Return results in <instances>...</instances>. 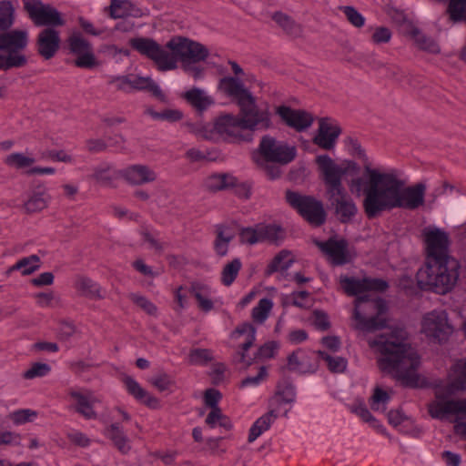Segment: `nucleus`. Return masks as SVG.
Masks as SVG:
<instances>
[{"mask_svg":"<svg viewBox=\"0 0 466 466\" xmlns=\"http://www.w3.org/2000/svg\"><path fill=\"white\" fill-rule=\"evenodd\" d=\"M364 175L368 177L366 181L358 177L351 179L349 187L357 195L363 192L362 207L369 219L394 208L415 210L425 202L427 187L422 182L404 187V182L395 174L381 173L370 164L365 165Z\"/></svg>","mask_w":466,"mask_h":466,"instance_id":"f257e3e1","label":"nucleus"},{"mask_svg":"<svg viewBox=\"0 0 466 466\" xmlns=\"http://www.w3.org/2000/svg\"><path fill=\"white\" fill-rule=\"evenodd\" d=\"M129 46L151 60L161 72L176 69L180 61L182 69L194 79L201 78L204 72V68L196 64L205 61L209 55L204 45L184 36L172 37L165 46L150 37H134L129 40Z\"/></svg>","mask_w":466,"mask_h":466,"instance_id":"f03ea898","label":"nucleus"},{"mask_svg":"<svg viewBox=\"0 0 466 466\" xmlns=\"http://www.w3.org/2000/svg\"><path fill=\"white\" fill-rule=\"evenodd\" d=\"M402 332L400 329L387 336L380 335L370 340L369 345L379 353L377 364L382 372L392 377L403 387L416 389L420 381L418 369L420 357L405 341Z\"/></svg>","mask_w":466,"mask_h":466,"instance_id":"7ed1b4c3","label":"nucleus"},{"mask_svg":"<svg viewBox=\"0 0 466 466\" xmlns=\"http://www.w3.org/2000/svg\"><path fill=\"white\" fill-rule=\"evenodd\" d=\"M250 114L240 110L239 116L226 114L218 116L214 123V129L219 135L226 136L233 142H250L253 132L272 128L271 113L268 108H250Z\"/></svg>","mask_w":466,"mask_h":466,"instance_id":"20e7f679","label":"nucleus"},{"mask_svg":"<svg viewBox=\"0 0 466 466\" xmlns=\"http://www.w3.org/2000/svg\"><path fill=\"white\" fill-rule=\"evenodd\" d=\"M459 268L460 263L455 258L426 262L425 268L416 274L418 286L421 289L446 294L456 285Z\"/></svg>","mask_w":466,"mask_h":466,"instance_id":"39448f33","label":"nucleus"},{"mask_svg":"<svg viewBox=\"0 0 466 466\" xmlns=\"http://www.w3.org/2000/svg\"><path fill=\"white\" fill-rule=\"evenodd\" d=\"M354 305L353 315L359 329L373 332L387 327V319L384 315L388 306L385 299L363 295L356 298Z\"/></svg>","mask_w":466,"mask_h":466,"instance_id":"423d86ee","label":"nucleus"},{"mask_svg":"<svg viewBox=\"0 0 466 466\" xmlns=\"http://www.w3.org/2000/svg\"><path fill=\"white\" fill-rule=\"evenodd\" d=\"M256 334L257 329L255 326L249 322H243L231 333L232 339H238L242 335H247L245 342L238 346V350L233 357L234 361L236 363L244 364L245 369L258 361L273 359L279 348L277 341L269 340L261 345L253 357H248V350L256 341Z\"/></svg>","mask_w":466,"mask_h":466,"instance_id":"0eeeda50","label":"nucleus"},{"mask_svg":"<svg viewBox=\"0 0 466 466\" xmlns=\"http://www.w3.org/2000/svg\"><path fill=\"white\" fill-rule=\"evenodd\" d=\"M28 45L25 30L7 29L0 32V70L8 71L27 65L28 59L22 52Z\"/></svg>","mask_w":466,"mask_h":466,"instance_id":"6e6552de","label":"nucleus"},{"mask_svg":"<svg viewBox=\"0 0 466 466\" xmlns=\"http://www.w3.org/2000/svg\"><path fill=\"white\" fill-rule=\"evenodd\" d=\"M285 201L310 226L319 228L325 224L327 212L323 203L315 197L287 189Z\"/></svg>","mask_w":466,"mask_h":466,"instance_id":"1a4fd4ad","label":"nucleus"},{"mask_svg":"<svg viewBox=\"0 0 466 466\" xmlns=\"http://www.w3.org/2000/svg\"><path fill=\"white\" fill-rule=\"evenodd\" d=\"M316 163L323 176L324 185L329 186L330 192H345L342 177L344 175L357 176L360 172V167L355 161L348 160L339 166L328 155L318 156Z\"/></svg>","mask_w":466,"mask_h":466,"instance_id":"9d476101","label":"nucleus"},{"mask_svg":"<svg viewBox=\"0 0 466 466\" xmlns=\"http://www.w3.org/2000/svg\"><path fill=\"white\" fill-rule=\"evenodd\" d=\"M297 157V149L286 141L278 140L270 135L261 137L253 159L273 161L279 165H288Z\"/></svg>","mask_w":466,"mask_h":466,"instance_id":"9b49d317","label":"nucleus"},{"mask_svg":"<svg viewBox=\"0 0 466 466\" xmlns=\"http://www.w3.org/2000/svg\"><path fill=\"white\" fill-rule=\"evenodd\" d=\"M22 2L25 11L35 26L55 28L66 25L62 14L50 5H45L41 0H22Z\"/></svg>","mask_w":466,"mask_h":466,"instance_id":"f8f14e48","label":"nucleus"},{"mask_svg":"<svg viewBox=\"0 0 466 466\" xmlns=\"http://www.w3.org/2000/svg\"><path fill=\"white\" fill-rule=\"evenodd\" d=\"M218 89L227 96L237 101L241 111L250 114V108H258L256 99L251 92L247 89L242 81L234 76H224L218 84Z\"/></svg>","mask_w":466,"mask_h":466,"instance_id":"ddd939ff","label":"nucleus"},{"mask_svg":"<svg viewBox=\"0 0 466 466\" xmlns=\"http://www.w3.org/2000/svg\"><path fill=\"white\" fill-rule=\"evenodd\" d=\"M422 235L426 244L427 262L453 258L449 254V234L438 228H426Z\"/></svg>","mask_w":466,"mask_h":466,"instance_id":"4468645a","label":"nucleus"},{"mask_svg":"<svg viewBox=\"0 0 466 466\" xmlns=\"http://www.w3.org/2000/svg\"><path fill=\"white\" fill-rule=\"evenodd\" d=\"M421 331L426 337L439 343H442L446 341L452 333V327L448 323L445 311L433 310L423 317Z\"/></svg>","mask_w":466,"mask_h":466,"instance_id":"2eb2a0df","label":"nucleus"},{"mask_svg":"<svg viewBox=\"0 0 466 466\" xmlns=\"http://www.w3.org/2000/svg\"><path fill=\"white\" fill-rule=\"evenodd\" d=\"M445 392V387L442 391L435 393L436 400L428 404V413L432 419L444 420L448 415L466 414V399L450 400Z\"/></svg>","mask_w":466,"mask_h":466,"instance_id":"dca6fc26","label":"nucleus"},{"mask_svg":"<svg viewBox=\"0 0 466 466\" xmlns=\"http://www.w3.org/2000/svg\"><path fill=\"white\" fill-rule=\"evenodd\" d=\"M66 43L69 52L76 56L74 61L76 67L91 69L98 65L92 45L80 33H73Z\"/></svg>","mask_w":466,"mask_h":466,"instance_id":"f3484780","label":"nucleus"},{"mask_svg":"<svg viewBox=\"0 0 466 466\" xmlns=\"http://www.w3.org/2000/svg\"><path fill=\"white\" fill-rule=\"evenodd\" d=\"M326 197L329 202L330 208L334 210L335 216L340 223H350L358 213V207L350 198H346L345 192L331 191L329 186H325Z\"/></svg>","mask_w":466,"mask_h":466,"instance_id":"a211bd4d","label":"nucleus"},{"mask_svg":"<svg viewBox=\"0 0 466 466\" xmlns=\"http://www.w3.org/2000/svg\"><path fill=\"white\" fill-rule=\"evenodd\" d=\"M276 114L279 116L286 126L297 132L307 130L314 122L313 116L303 109H294L282 105L276 108Z\"/></svg>","mask_w":466,"mask_h":466,"instance_id":"6ab92c4d","label":"nucleus"},{"mask_svg":"<svg viewBox=\"0 0 466 466\" xmlns=\"http://www.w3.org/2000/svg\"><path fill=\"white\" fill-rule=\"evenodd\" d=\"M340 134L341 128L339 125L334 124L329 117H322L319 121L318 133L312 141L320 148L330 150L334 148Z\"/></svg>","mask_w":466,"mask_h":466,"instance_id":"aec40b11","label":"nucleus"},{"mask_svg":"<svg viewBox=\"0 0 466 466\" xmlns=\"http://www.w3.org/2000/svg\"><path fill=\"white\" fill-rule=\"evenodd\" d=\"M60 34L56 28L46 27L36 38L37 53L46 60L53 58L60 48Z\"/></svg>","mask_w":466,"mask_h":466,"instance_id":"412c9836","label":"nucleus"},{"mask_svg":"<svg viewBox=\"0 0 466 466\" xmlns=\"http://www.w3.org/2000/svg\"><path fill=\"white\" fill-rule=\"evenodd\" d=\"M318 246L329 257L332 265L341 266L350 262L347 240L329 238L326 241L318 242Z\"/></svg>","mask_w":466,"mask_h":466,"instance_id":"4be33fe9","label":"nucleus"},{"mask_svg":"<svg viewBox=\"0 0 466 466\" xmlns=\"http://www.w3.org/2000/svg\"><path fill=\"white\" fill-rule=\"evenodd\" d=\"M319 368L318 360L302 350H297L288 356L287 369L300 374L314 373Z\"/></svg>","mask_w":466,"mask_h":466,"instance_id":"5701e85b","label":"nucleus"},{"mask_svg":"<svg viewBox=\"0 0 466 466\" xmlns=\"http://www.w3.org/2000/svg\"><path fill=\"white\" fill-rule=\"evenodd\" d=\"M119 176L128 184L139 186L146 183L154 182L157 179V174L154 170L145 165H131L119 171Z\"/></svg>","mask_w":466,"mask_h":466,"instance_id":"b1692460","label":"nucleus"},{"mask_svg":"<svg viewBox=\"0 0 466 466\" xmlns=\"http://www.w3.org/2000/svg\"><path fill=\"white\" fill-rule=\"evenodd\" d=\"M123 383L128 394L134 397L137 401L150 409L159 408V400L144 390L135 379L130 376H126L123 379Z\"/></svg>","mask_w":466,"mask_h":466,"instance_id":"393cba45","label":"nucleus"},{"mask_svg":"<svg viewBox=\"0 0 466 466\" xmlns=\"http://www.w3.org/2000/svg\"><path fill=\"white\" fill-rule=\"evenodd\" d=\"M109 8L110 16L114 19L127 16L139 18L146 15L142 8L130 0H111Z\"/></svg>","mask_w":466,"mask_h":466,"instance_id":"a878e982","label":"nucleus"},{"mask_svg":"<svg viewBox=\"0 0 466 466\" xmlns=\"http://www.w3.org/2000/svg\"><path fill=\"white\" fill-rule=\"evenodd\" d=\"M181 97L198 112H203L214 104L211 96L206 95L204 90L196 86L184 92Z\"/></svg>","mask_w":466,"mask_h":466,"instance_id":"bb28decb","label":"nucleus"},{"mask_svg":"<svg viewBox=\"0 0 466 466\" xmlns=\"http://www.w3.org/2000/svg\"><path fill=\"white\" fill-rule=\"evenodd\" d=\"M130 76V91H148L160 101H165L166 96L158 85L150 76H140L133 74Z\"/></svg>","mask_w":466,"mask_h":466,"instance_id":"cd10ccee","label":"nucleus"},{"mask_svg":"<svg viewBox=\"0 0 466 466\" xmlns=\"http://www.w3.org/2000/svg\"><path fill=\"white\" fill-rule=\"evenodd\" d=\"M235 238V235L228 230L225 225L216 226V238L213 243V249L219 258L226 257L228 253L229 244Z\"/></svg>","mask_w":466,"mask_h":466,"instance_id":"c85d7f7f","label":"nucleus"},{"mask_svg":"<svg viewBox=\"0 0 466 466\" xmlns=\"http://www.w3.org/2000/svg\"><path fill=\"white\" fill-rule=\"evenodd\" d=\"M189 292L198 301V308L204 312H209L214 309L213 301L208 299L211 294V288L199 281L190 284Z\"/></svg>","mask_w":466,"mask_h":466,"instance_id":"c756f323","label":"nucleus"},{"mask_svg":"<svg viewBox=\"0 0 466 466\" xmlns=\"http://www.w3.org/2000/svg\"><path fill=\"white\" fill-rule=\"evenodd\" d=\"M36 188L37 190L34 191L24 203V209L27 214L40 212L48 206L50 197L46 192L45 187L37 186Z\"/></svg>","mask_w":466,"mask_h":466,"instance_id":"7c9ffc66","label":"nucleus"},{"mask_svg":"<svg viewBox=\"0 0 466 466\" xmlns=\"http://www.w3.org/2000/svg\"><path fill=\"white\" fill-rule=\"evenodd\" d=\"M259 241L279 245L285 238V229L276 224H258Z\"/></svg>","mask_w":466,"mask_h":466,"instance_id":"2f4dec72","label":"nucleus"},{"mask_svg":"<svg viewBox=\"0 0 466 466\" xmlns=\"http://www.w3.org/2000/svg\"><path fill=\"white\" fill-rule=\"evenodd\" d=\"M236 177L228 174H212L208 176L205 180V187L209 192H218L222 190H228L230 187L234 186Z\"/></svg>","mask_w":466,"mask_h":466,"instance_id":"473e14b6","label":"nucleus"},{"mask_svg":"<svg viewBox=\"0 0 466 466\" xmlns=\"http://www.w3.org/2000/svg\"><path fill=\"white\" fill-rule=\"evenodd\" d=\"M105 435L110 439L115 447L123 454L128 453L131 449L128 438L118 423H112L106 429Z\"/></svg>","mask_w":466,"mask_h":466,"instance_id":"72a5a7b5","label":"nucleus"},{"mask_svg":"<svg viewBox=\"0 0 466 466\" xmlns=\"http://www.w3.org/2000/svg\"><path fill=\"white\" fill-rule=\"evenodd\" d=\"M68 395L76 400L75 410L87 420L96 419L97 414L87 396L70 390Z\"/></svg>","mask_w":466,"mask_h":466,"instance_id":"f704fd0d","label":"nucleus"},{"mask_svg":"<svg viewBox=\"0 0 466 466\" xmlns=\"http://www.w3.org/2000/svg\"><path fill=\"white\" fill-rule=\"evenodd\" d=\"M277 418L278 413L274 410H271L259 417L249 429L248 441L249 443L253 442L258 436L269 429L271 423Z\"/></svg>","mask_w":466,"mask_h":466,"instance_id":"c9c22d12","label":"nucleus"},{"mask_svg":"<svg viewBox=\"0 0 466 466\" xmlns=\"http://www.w3.org/2000/svg\"><path fill=\"white\" fill-rule=\"evenodd\" d=\"M75 287L76 290L84 297L91 299H102L100 286L96 281L87 277H78Z\"/></svg>","mask_w":466,"mask_h":466,"instance_id":"e433bc0d","label":"nucleus"},{"mask_svg":"<svg viewBox=\"0 0 466 466\" xmlns=\"http://www.w3.org/2000/svg\"><path fill=\"white\" fill-rule=\"evenodd\" d=\"M273 21H275L289 35L297 37L300 35L302 28L292 17L282 13L275 12L272 15Z\"/></svg>","mask_w":466,"mask_h":466,"instance_id":"4c0bfd02","label":"nucleus"},{"mask_svg":"<svg viewBox=\"0 0 466 466\" xmlns=\"http://www.w3.org/2000/svg\"><path fill=\"white\" fill-rule=\"evenodd\" d=\"M455 372L457 376L445 386L447 395H454L459 391L466 390V361L457 364Z\"/></svg>","mask_w":466,"mask_h":466,"instance_id":"58836bf2","label":"nucleus"},{"mask_svg":"<svg viewBox=\"0 0 466 466\" xmlns=\"http://www.w3.org/2000/svg\"><path fill=\"white\" fill-rule=\"evenodd\" d=\"M339 283L344 292L348 296H363L365 295V285L363 279H357L346 275L340 276Z\"/></svg>","mask_w":466,"mask_h":466,"instance_id":"ea45409f","label":"nucleus"},{"mask_svg":"<svg viewBox=\"0 0 466 466\" xmlns=\"http://www.w3.org/2000/svg\"><path fill=\"white\" fill-rule=\"evenodd\" d=\"M289 254V251L286 249L279 251L267 266V268L265 269V275L268 277L277 271H287L293 263L292 259L285 261Z\"/></svg>","mask_w":466,"mask_h":466,"instance_id":"a19ab883","label":"nucleus"},{"mask_svg":"<svg viewBox=\"0 0 466 466\" xmlns=\"http://www.w3.org/2000/svg\"><path fill=\"white\" fill-rule=\"evenodd\" d=\"M40 268V258L37 255H31L22 258L10 268V271L21 270L23 276H27Z\"/></svg>","mask_w":466,"mask_h":466,"instance_id":"79ce46f5","label":"nucleus"},{"mask_svg":"<svg viewBox=\"0 0 466 466\" xmlns=\"http://www.w3.org/2000/svg\"><path fill=\"white\" fill-rule=\"evenodd\" d=\"M241 267L242 263L240 258H236L228 264H226L221 271V283L226 287H229L230 285H232L235 279H237L238 272L241 269Z\"/></svg>","mask_w":466,"mask_h":466,"instance_id":"37998d69","label":"nucleus"},{"mask_svg":"<svg viewBox=\"0 0 466 466\" xmlns=\"http://www.w3.org/2000/svg\"><path fill=\"white\" fill-rule=\"evenodd\" d=\"M319 358L327 362L328 369L332 373H342L347 369L348 360L343 357H332L323 350L317 351Z\"/></svg>","mask_w":466,"mask_h":466,"instance_id":"c03bdc74","label":"nucleus"},{"mask_svg":"<svg viewBox=\"0 0 466 466\" xmlns=\"http://www.w3.org/2000/svg\"><path fill=\"white\" fill-rule=\"evenodd\" d=\"M15 9L10 1H0V32L10 29L15 22Z\"/></svg>","mask_w":466,"mask_h":466,"instance_id":"a18cd8bd","label":"nucleus"},{"mask_svg":"<svg viewBox=\"0 0 466 466\" xmlns=\"http://www.w3.org/2000/svg\"><path fill=\"white\" fill-rule=\"evenodd\" d=\"M258 168L264 173L269 180H277L281 177L282 170L279 163L266 161L263 159H254Z\"/></svg>","mask_w":466,"mask_h":466,"instance_id":"49530a36","label":"nucleus"},{"mask_svg":"<svg viewBox=\"0 0 466 466\" xmlns=\"http://www.w3.org/2000/svg\"><path fill=\"white\" fill-rule=\"evenodd\" d=\"M146 114L154 120L167 121L169 123L178 122L183 118L182 111L178 109H165L162 112H157L152 108H147Z\"/></svg>","mask_w":466,"mask_h":466,"instance_id":"de8ad7c7","label":"nucleus"},{"mask_svg":"<svg viewBox=\"0 0 466 466\" xmlns=\"http://www.w3.org/2000/svg\"><path fill=\"white\" fill-rule=\"evenodd\" d=\"M390 400V394L380 389V387H376L374 389L372 396L370 398V406L372 410L374 411H385L386 410V405Z\"/></svg>","mask_w":466,"mask_h":466,"instance_id":"09e8293b","label":"nucleus"},{"mask_svg":"<svg viewBox=\"0 0 466 466\" xmlns=\"http://www.w3.org/2000/svg\"><path fill=\"white\" fill-rule=\"evenodd\" d=\"M273 306L271 299L264 298L259 299L258 305L252 309L251 317L254 321L263 323Z\"/></svg>","mask_w":466,"mask_h":466,"instance_id":"8fccbe9b","label":"nucleus"},{"mask_svg":"<svg viewBox=\"0 0 466 466\" xmlns=\"http://www.w3.org/2000/svg\"><path fill=\"white\" fill-rule=\"evenodd\" d=\"M412 35L415 37L416 43L419 47L422 50L428 51L432 54H439L441 52L440 46L435 40L431 37L420 34L419 29L415 28L412 31Z\"/></svg>","mask_w":466,"mask_h":466,"instance_id":"3c124183","label":"nucleus"},{"mask_svg":"<svg viewBox=\"0 0 466 466\" xmlns=\"http://www.w3.org/2000/svg\"><path fill=\"white\" fill-rule=\"evenodd\" d=\"M213 360L212 351L208 349H193L189 351L188 361L193 365L205 366Z\"/></svg>","mask_w":466,"mask_h":466,"instance_id":"603ef678","label":"nucleus"},{"mask_svg":"<svg viewBox=\"0 0 466 466\" xmlns=\"http://www.w3.org/2000/svg\"><path fill=\"white\" fill-rule=\"evenodd\" d=\"M5 163L8 167L22 169L31 167L35 163V158L26 157L23 153H12L5 157Z\"/></svg>","mask_w":466,"mask_h":466,"instance_id":"864d4df0","label":"nucleus"},{"mask_svg":"<svg viewBox=\"0 0 466 466\" xmlns=\"http://www.w3.org/2000/svg\"><path fill=\"white\" fill-rule=\"evenodd\" d=\"M447 14L453 23L466 22V0L455 4H449Z\"/></svg>","mask_w":466,"mask_h":466,"instance_id":"5fc2aeb1","label":"nucleus"},{"mask_svg":"<svg viewBox=\"0 0 466 466\" xmlns=\"http://www.w3.org/2000/svg\"><path fill=\"white\" fill-rule=\"evenodd\" d=\"M350 411L361 418L363 421L370 423L374 428L380 426L379 424V420L372 416L363 401H360L359 403L350 406Z\"/></svg>","mask_w":466,"mask_h":466,"instance_id":"6e6d98bb","label":"nucleus"},{"mask_svg":"<svg viewBox=\"0 0 466 466\" xmlns=\"http://www.w3.org/2000/svg\"><path fill=\"white\" fill-rule=\"evenodd\" d=\"M277 395L281 397L284 403H291L296 398V390L294 385L289 381L284 380L282 383H279L277 386Z\"/></svg>","mask_w":466,"mask_h":466,"instance_id":"4d7b16f0","label":"nucleus"},{"mask_svg":"<svg viewBox=\"0 0 466 466\" xmlns=\"http://www.w3.org/2000/svg\"><path fill=\"white\" fill-rule=\"evenodd\" d=\"M239 242L242 244L255 245L260 243L258 225L241 228L238 233Z\"/></svg>","mask_w":466,"mask_h":466,"instance_id":"13d9d810","label":"nucleus"},{"mask_svg":"<svg viewBox=\"0 0 466 466\" xmlns=\"http://www.w3.org/2000/svg\"><path fill=\"white\" fill-rule=\"evenodd\" d=\"M36 416L37 412L35 410L30 409H21L13 411L10 414V419L15 425H21L32 421L35 418H36Z\"/></svg>","mask_w":466,"mask_h":466,"instance_id":"bf43d9fd","label":"nucleus"},{"mask_svg":"<svg viewBox=\"0 0 466 466\" xmlns=\"http://www.w3.org/2000/svg\"><path fill=\"white\" fill-rule=\"evenodd\" d=\"M51 370V367L46 363L35 362L23 374L26 380H32L37 377H45Z\"/></svg>","mask_w":466,"mask_h":466,"instance_id":"052dcab7","label":"nucleus"},{"mask_svg":"<svg viewBox=\"0 0 466 466\" xmlns=\"http://www.w3.org/2000/svg\"><path fill=\"white\" fill-rule=\"evenodd\" d=\"M363 282L365 285V292H384L390 287L389 282L387 280L378 278L365 277L363 278Z\"/></svg>","mask_w":466,"mask_h":466,"instance_id":"680f3d73","label":"nucleus"},{"mask_svg":"<svg viewBox=\"0 0 466 466\" xmlns=\"http://www.w3.org/2000/svg\"><path fill=\"white\" fill-rule=\"evenodd\" d=\"M340 10L344 13L349 22L356 26L361 27L365 24V17L353 6H340Z\"/></svg>","mask_w":466,"mask_h":466,"instance_id":"e2e57ef3","label":"nucleus"},{"mask_svg":"<svg viewBox=\"0 0 466 466\" xmlns=\"http://www.w3.org/2000/svg\"><path fill=\"white\" fill-rule=\"evenodd\" d=\"M291 301H283L282 305L284 307L288 305H292L294 307L299 309H308L309 305L307 303L308 299L309 298V292L307 290L302 291H294L291 293Z\"/></svg>","mask_w":466,"mask_h":466,"instance_id":"0e129e2a","label":"nucleus"},{"mask_svg":"<svg viewBox=\"0 0 466 466\" xmlns=\"http://www.w3.org/2000/svg\"><path fill=\"white\" fill-rule=\"evenodd\" d=\"M130 299L134 303H136L138 307H140L147 314L156 315V313L157 311V308L156 307V305L154 303H152L146 297L140 296L137 294H131Z\"/></svg>","mask_w":466,"mask_h":466,"instance_id":"69168bd1","label":"nucleus"},{"mask_svg":"<svg viewBox=\"0 0 466 466\" xmlns=\"http://www.w3.org/2000/svg\"><path fill=\"white\" fill-rule=\"evenodd\" d=\"M222 399L221 392L214 388H210L204 392L205 405L210 409L219 408L218 402Z\"/></svg>","mask_w":466,"mask_h":466,"instance_id":"338daca9","label":"nucleus"},{"mask_svg":"<svg viewBox=\"0 0 466 466\" xmlns=\"http://www.w3.org/2000/svg\"><path fill=\"white\" fill-rule=\"evenodd\" d=\"M151 384L156 387L159 391H165L169 390L174 385V381L170 379L167 373H161L153 377L150 380Z\"/></svg>","mask_w":466,"mask_h":466,"instance_id":"774afa93","label":"nucleus"}]
</instances>
